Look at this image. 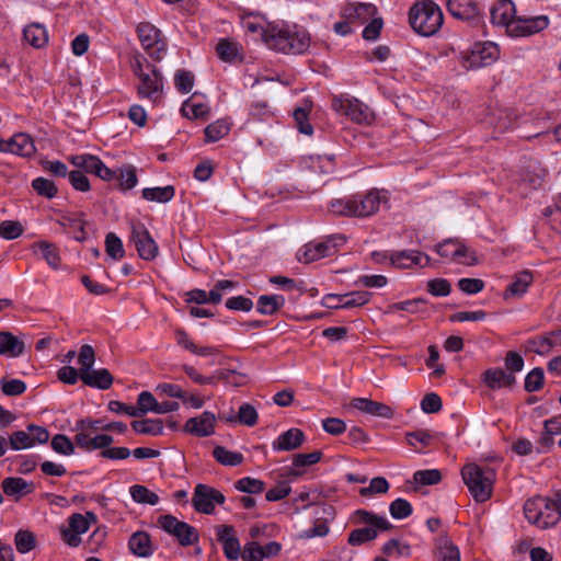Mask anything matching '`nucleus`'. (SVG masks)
Returning a JSON list of instances; mask_svg holds the SVG:
<instances>
[{"mask_svg":"<svg viewBox=\"0 0 561 561\" xmlns=\"http://www.w3.org/2000/svg\"><path fill=\"white\" fill-rule=\"evenodd\" d=\"M264 43L272 49L284 54H302L310 46V36L304 30H290L268 24L262 31Z\"/></svg>","mask_w":561,"mask_h":561,"instance_id":"obj_1","label":"nucleus"},{"mask_svg":"<svg viewBox=\"0 0 561 561\" xmlns=\"http://www.w3.org/2000/svg\"><path fill=\"white\" fill-rule=\"evenodd\" d=\"M380 203L379 192L370 191L365 195L356 194L347 198L333 199L329 204V210L339 216L367 217L379 209Z\"/></svg>","mask_w":561,"mask_h":561,"instance_id":"obj_2","label":"nucleus"},{"mask_svg":"<svg viewBox=\"0 0 561 561\" xmlns=\"http://www.w3.org/2000/svg\"><path fill=\"white\" fill-rule=\"evenodd\" d=\"M409 22L420 35L432 36L442 27L444 16L440 8L433 0H423L411 7Z\"/></svg>","mask_w":561,"mask_h":561,"instance_id":"obj_3","label":"nucleus"},{"mask_svg":"<svg viewBox=\"0 0 561 561\" xmlns=\"http://www.w3.org/2000/svg\"><path fill=\"white\" fill-rule=\"evenodd\" d=\"M354 519L357 524L366 525L350 533L347 542L354 547L373 541L377 538L379 531H390L394 527L386 517L366 510L355 511Z\"/></svg>","mask_w":561,"mask_h":561,"instance_id":"obj_4","label":"nucleus"},{"mask_svg":"<svg viewBox=\"0 0 561 561\" xmlns=\"http://www.w3.org/2000/svg\"><path fill=\"white\" fill-rule=\"evenodd\" d=\"M495 470L491 467H480L468 463L461 469V477L476 502L483 503L492 495L495 481Z\"/></svg>","mask_w":561,"mask_h":561,"instance_id":"obj_5","label":"nucleus"},{"mask_svg":"<svg viewBox=\"0 0 561 561\" xmlns=\"http://www.w3.org/2000/svg\"><path fill=\"white\" fill-rule=\"evenodd\" d=\"M134 75L139 79L138 94L156 100L163 89V78L156 66L141 54H135L130 62Z\"/></svg>","mask_w":561,"mask_h":561,"instance_id":"obj_6","label":"nucleus"},{"mask_svg":"<svg viewBox=\"0 0 561 561\" xmlns=\"http://www.w3.org/2000/svg\"><path fill=\"white\" fill-rule=\"evenodd\" d=\"M332 108L340 115L346 116L356 124L369 125L375 115L370 108L355 98L334 96L332 100Z\"/></svg>","mask_w":561,"mask_h":561,"instance_id":"obj_7","label":"nucleus"},{"mask_svg":"<svg viewBox=\"0 0 561 561\" xmlns=\"http://www.w3.org/2000/svg\"><path fill=\"white\" fill-rule=\"evenodd\" d=\"M158 523L164 531L174 536L183 547L192 546L198 541L197 529L172 515L160 516Z\"/></svg>","mask_w":561,"mask_h":561,"instance_id":"obj_8","label":"nucleus"},{"mask_svg":"<svg viewBox=\"0 0 561 561\" xmlns=\"http://www.w3.org/2000/svg\"><path fill=\"white\" fill-rule=\"evenodd\" d=\"M346 241L344 236H333L321 242H309L297 254L299 262L310 263L332 255Z\"/></svg>","mask_w":561,"mask_h":561,"instance_id":"obj_9","label":"nucleus"},{"mask_svg":"<svg viewBox=\"0 0 561 561\" xmlns=\"http://www.w3.org/2000/svg\"><path fill=\"white\" fill-rule=\"evenodd\" d=\"M225 501L226 496L219 490L203 483L195 485L192 504L196 512L210 515L216 504L222 505Z\"/></svg>","mask_w":561,"mask_h":561,"instance_id":"obj_10","label":"nucleus"},{"mask_svg":"<svg viewBox=\"0 0 561 561\" xmlns=\"http://www.w3.org/2000/svg\"><path fill=\"white\" fill-rule=\"evenodd\" d=\"M435 251L442 257H449L450 260L462 263L468 266L478 264L476 251L468 248L458 239H446L435 247Z\"/></svg>","mask_w":561,"mask_h":561,"instance_id":"obj_11","label":"nucleus"},{"mask_svg":"<svg viewBox=\"0 0 561 561\" xmlns=\"http://www.w3.org/2000/svg\"><path fill=\"white\" fill-rule=\"evenodd\" d=\"M130 241L142 260L151 261L158 255V245L144 224H131Z\"/></svg>","mask_w":561,"mask_h":561,"instance_id":"obj_12","label":"nucleus"},{"mask_svg":"<svg viewBox=\"0 0 561 561\" xmlns=\"http://www.w3.org/2000/svg\"><path fill=\"white\" fill-rule=\"evenodd\" d=\"M549 19L547 15L538 16H520L517 15L508 25V34L511 36H530L547 28Z\"/></svg>","mask_w":561,"mask_h":561,"instance_id":"obj_13","label":"nucleus"},{"mask_svg":"<svg viewBox=\"0 0 561 561\" xmlns=\"http://www.w3.org/2000/svg\"><path fill=\"white\" fill-rule=\"evenodd\" d=\"M371 295V293L365 290L351 291L344 295L329 294L323 297L322 306L329 309L360 307L370 300Z\"/></svg>","mask_w":561,"mask_h":561,"instance_id":"obj_14","label":"nucleus"},{"mask_svg":"<svg viewBox=\"0 0 561 561\" xmlns=\"http://www.w3.org/2000/svg\"><path fill=\"white\" fill-rule=\"evenodd\" d=\"M499 56L500 49L495 43H476L467 57V62L469 64V68L486 67L495 62Z\"/></svg>","mask_w":561,"mask_h":561,"instance_id":"obj_15","label":"nucleus"},{"mask_svg":"<svg viewBox=\"0 0 561 561\" xmlns=\"http://www.w3.org/2000/svg\"><path fill=\"white\" fill-rule=\"evenodd\" d=\"M36 151L33 139L28 134L18 133L10 139H0V152H9L21 157H32Z\"/></svg>","mask_w":561,"mask_h":561,"instance_id":"obj_16","label":"nucleus"},{"mask_svg":"<svg viewBox=\"0 0 561 561\" xmlns=\"http://www.w3.org/2000/svg\"><path fill=\"white\" fill-rule=\"evenodd\" d=\"M217 540L222 545L226 558L236 561L240 557V542L236 537V531L231 525H220L216 527Z\"/></svg>","mask_w":561,"mask_h":561,"instance_id":"obj_17","label":"nucleus"},{"mask_svg":"<svg viewBox=\"0 0 561 561\" xmlns=\"http://www.w3.org/2000/svg\"><path fill=\"white\" fill-rule=\"evenodd\" d=\"M215 414L204 411L199 416L188 419L184 425V431L197 437L210 436L215 432Z\"/></svg>","mask_w":561,"mask_h":561,"instance_id":"obj_18","label":"nucleus"},{"mask_svg":"<svg viewBox=\"0 0 561 561\" xmlns=\"http://www.w3.org/2000/svg\"><path fill=\"white\" fill-rule=\"evenodd\" d=\"M448 12L456 19L479 22L480 9L476 0H448Z\"/></svg>","mask_w":561,"mask_h":561,"instance_id":"obj_19","label":"nucleus"},{"mask_svg":"<svg viewBox=\"0 0 561 561\" xmlns=\"http://www.w3.org/2000/svg\"><path fill=\"white\" fill-rule=\"evenodd\" d=\"M491 22L495 25L505 26L516 19V8L512 0H497L490 9Z\"/></svg>","mask_w":561,"mask_h":561,"instance_id":"obj_20","label":"nucleus"},{"mask_svg":"<svg viewBox=\"0 0 561 561\" xmlns=\"http://www.w3.org/2000/svg\"><path fill=\"white\" fill-rule=\"evenodd\" d=\"M305 440V433L300 428L291 427L273 442L272 448L274 451H291L299 448Z\"/></svg>","mask_w":561,"mask_h":561,"instance_id":"obj_21","label":"nucleus"},{"mask_svg":"<svg viewBox=\"0 0 561 561\" xmlns=\"http://www.w3.org/2000/svg\"><path fill=\"white\" fill-rule=\"evenodd\" d=\"M391 264L400 268H411L415 265L427 266L431 257L420 251H399L390 257Z\"/></svg>","mask_w":561,"mask_h":561,"instance_id":"obj_22","label":"nucleus"},{"mask_svg":"<svg viewBox=\"0 0 561 561\" xmlns=\"http://www.w3.org/2000/svg\"><path fill=\"white\" fill-rule=\"evenodd\" d=\"M351 405L354 409H357L373 416H379L389 420L394 415V411L391 407L367 398H354L351 402Z\"/></svg>","mask_w":561,"mask_h":561,"instance_id":"obj_23","label":"nucleus"},{"mask_svg":"<svg viewBox=\"0 0 561 561\" xmlns=\"http://www.w3.org/2000/svg\"><path fill=\"white\" fill-rule=\"evenodd\" d=\"M482 381L488 388L497 390L502 387L512 388L516 383V378L502 368H489L482 374Z\"/></svg>","mask_w":561,"mask_h":561,"instance_id":"obj_24","label":"nucleus"},{"mask_svg":"<svg viewBox=\"0 0 561 561\" xmlns=\"http://www.w3.org/2000/svg\"><path fill=\"white\" fill-rule=\"evenodd\" d=\"M128 548L139 558H149L154 551L150 535L144 530H138L129 537Z\"/></svg>","mask_w":561,"mask_h":561,"instance_id":"obj_25","label":"nucleus"},{"mask_svg":"<svg viewBox=\"0 0 561 561\" xmlns=\"http://www.w3.org/2000/svg\"><path fill=\"white\" fill-rule=\"evenodd\" d=\"M436 561H460L459 548L447 534L438 536L435 542Z\"/></svg>","mask_w":561,"mask_h":561,"instance_id":"obj_26","label":"nucleus"},{"mask_svg":"<svg viewBox=\"0 0 561 561\" xmlns=\"http://www.w3.org/2000/svg\"><path fill=\"white\" fill-rule=\"evenodd\" d=\"M533 280V273L528 270L516 273L513 277V282L507 286L504 293V299H508L511 297H523L527 293Z\"/></svg>","mask_w":561,"mask_h":561,"instance_id":"obj_27","label":"nucleus"},{"mask_svg":"<svg viewBox=\"0 0 561 561\" xmlns=\"http://www.w3.org/2000/svg\"><path fill=\"white\" fill-rule=\"evenodd\" d=\"M80 379L84 385L100 390H107L112 387L114 378L106 368L90 370L87 374H80Z\"/></svg>","mask_w":561,"mask_h":561,"instance_id":"obj_28","label":"nucleus"},{"mask_svg":"<svg viewBox=\"0 0 561 561\" xmlns=\"http://www.w3.org/2000/svg\"><path fill=\"white\" fill-rule=\"evenodd\" d=\"M1 488L4 494L9 496H15L18 501L22 495H26L33 492V482H27L22 478L8 477L2 480Z\"/></svg>","mask_w":561,"mask_h":561,"instance_id":"obj_29","label":"nucleus"},{"mask_svg":"<svg viewBox=\"0 0 561 561\" xmlns=\"http://www.w3.org/2000/svg\"><path fill=\"white\" fill-rule=\"evenodd\" d=\"M84 214L80 213L76 217L70 216H64L60 220H58V224L64 228V230L72 234L73 239L82 242L87 238L85 232V220L83 219Z\"/></svg>","mask_w":561,"mask_h":561,"instance_id":"obj_30","label":"nucleus"},{"mask_svg":"<svg viewBox=\"0 0 561 561\" xmlns=\"http://www.w3.org/2000/svg\"><path fill=\"white\" fill-rule=\"evenodd\" d=\"M25 344L11 332H0V354L18 357L24 353Z\"/></svg>","mask_w":561,"mask_h":561,"instance_id":"obj_31","label":"nucleus"},{"mask_svg":"<svg viewBox=\"0 0 561 561\" xmlns=\"http://www.w3.org/2000/svg\"><path fill=\"white\" fill-rule=\"evenodd\" d=\"M139 41L146 51L152 49L154 45H159L160 30L149 22H141L137 26Z\"/></svg>","mask_w":561,"mask_h":561,"instance_id":"obj_32","label":"nucleus"},{"mask_svg":"<svg viewBox=\"0 0 561 561\" xmlns=\"http://www.w3.org/2000/svg\"><path fill=\"white\" fill-rule=\"evenodd\" d=\"M24 39L35 48L44 47L48 42L46 28L39 23H31L23 30Z\"/></svg>","mask_w":561,"mask_h":561,"instance_id":"obj_33","label":"nucleus"},{"mask_svg":"<svg viewBox=\"0 0 561 561\" xmlns=\"http://www.w3.org/2000/svg\"><path fill=\"white\" fill-rule=\"evenodd\" d=\"M285 305V297L282 295H262L256 301V310L264 316L275 314Z\"/></svg>","mask_w":561,"mask_h":561,"instance_id":"obj_34","label":"nucleus"},{"mask_svg":"<svg viewBox=\"0 0 561 561\" xmlns=\"http://www.w3.org/2000/svg\"><path fill=\"white\" fill-rule=\"evenodd\" d=\"M312 108V102L310 100H304L301 106L297 107L294 111V119L296 122L297 128L301 134L311 136L313 134V128L308 121L309 112Z\"/></svg>","mask_w":561,"mask_h":561,"instance_id":"obj_35","label":"nucleus"},{"mask_svg":"<svg viewBox=\"0 0 561 561\" xmlns=\"http://www.w3.org/2000/svg\"><path fill=\"white\" fill-rule=\"evenodd\" d=\"M312 108V102L310 100H304L301 106L297 107L294 111V119L296 122L297 128L301 134L311 136L313 134V128L308 121L309 112Z\"/></svg>","mask_w":561,"mask_h":561,"instance_id":"obj_36","label":"nucleus"},{"mask_svg":"<svg viewBox=\"0 0 561 561\" xmlns=\"http://www.w3.org/2000/svg\"><path fill=\"white\" fill-rule=\"evenodd\" d=\"M130 426L137 434L151 436H159L163 434V422L160 419L133 421Z\"/></svg>","mask_w":561,"mask_h":561,"instance_id":"obj_37","label":"nucleus"},{"mask_svg":"<svg viewBox=\"0 0 561 561\" xmlns=\"http://www.w3.org/2000/svg\"><path fill=\"white\" fill-rule=\"evenodd\" d=\"M560 517L561 513L554 502L546 497L545 506L541 508L538 527L541 529L552 527L559 522Z\"/></svg>","mask_w":561,"mask_h":561,"instance_id":"obj_38","label":"nucleus"},{"mask_svg":"<svg viewBox=\"0 0 561 561\" xmlns=\"http://www.w3.org/2000/svg\"><path fill=\"white\" fill-rule=\"evenodd\" d=\"M175 190L172 185L164 187H148L142 190V198L150 202L167 203L174 197Z\"/></svg>","mask_w":561,"mask_h":561,"instance_id":"obj_39","label":"nucleus"},{"mask_svg":"<svg viewBox=\"0 0 561 561\" xmlns=\"http://www.w3.org/2000/svg\"><path fill=\"white\" fill-rule=\"evenodd\" d=\"M213 457L224 466H239L243 461V455L238 451H230L222 446H216L213 450Z\"/></svg>","mask_w":561,"mask_h":561,"instance_id":"obj_40","label":"nucleus"},{"mask_svg":"<svg viewBox=\"0 0 561 561\" xmlns=\"http://www.w3.org/2000/svg\"><path fill=\"white\" fill-rule=\"evenodd\" d=\"M69 160L75 167L83 170L87 173L92 174H96L99 165L102 162V160L99 157L88 153L72 156Z\"/></svg>","mask_w":561,"mask_h":561,"instance_id":"obj_41","label":"nucleus"},{"mask_svg":"<svg viewBox=\"0 0 561 561\" xmlns=\"http://www.w3.org/2000/svg\"><path fill=\"white\" fill-rule=\"evenodd\" d=\"M230 125L225 119H218L205 128V141L215 142L228 135Z\"/></svg>","mask_w":561,"mask_h":561,"instance_id":"obj_42","label":"nucleus"},{"mask_svg":"<svg viewBox=\"0 0 561 561\" xmlns=\"http://www.w3.org/2000/svg\"><path fill=\"white\" fill-rule=\"evenodd\" d=\"M218 57L226 62L236 60L239 55V44L228 38L220 39L216 46Z\"/></svg>","mask_w":561,"mask_h":561,"instance_id":"obj_43","label":"nucleus"},{"mask_svg":"<svg viewBox=\"0 0 561 561\" xmlns=\"http://www.w3.org/2000/svg\"><path fill=\"white\" fill-rule=\"evenodd\" d=\"M131 499L140 504L156 505L159 496L144 485L135 484L129 489Z\"/></svg>","mask_w":561,"mask_h":561,"instance_id":"obj_44","label":"nucleus"},{"mask_svg":"<svg viewBox=\"0 0 561 561\" xmlns=\"http://www.w3.org/2000/svg\"><path fill=\"white\" fill-rule=\"evenodd\" d=\"M546 497H535L531 500H527L524 504V514L529 523L538 526L541 508L545 506Z\"/></svg>","mask_w":561,"mask_h":561,"instance_id":"obj_45","label":"nucleus"},{"mask_svg":"<svg viewBox=\"0 0 561 561\" xmlns=\"http://www.w3.org/2000/svg\"><path fill=\"white\" fill-rule=\"evenodd\" d=\"M32 187L39 196L48 199L54 198L58 193V188L54 181L42 176L32 181Z\"/></svg>","mask_w":561,"mask_h":561,"instance_id":"obj_46","label":"nucleus"},{"mask_svg":"<svg viewBox=\"0 0 561 561\" xmlns=\"http://www.w3.org/2000/svg\"><path fill=\"white\" fill-rule=\"evenodd\" d=\"M234 488L243 493L260 494L265 489V483L262 480L244 477L234 483Z\"/></svg>","mask_w":561,"mask_h":561,"instance_id":"obj_47","label":"nucleus"},{"mask_svg":"<svg viewBox=\"0 0 561 561\" xmlns=\"http://www.w3.org/2000/svg\"><path fill=\"white\" fill-rule=\"evenodd\" d=\"M105 251L113 260H121L125 255L122 240L114 232L105 237Z\"/></svg>","mask_w":561,"mask_h":561,"instance_id":"obj_48","label":"nucleus"},{"mask_svg":"<svg viewBox=\"0 0 561 561\" xmlns=\"http://www.w3.org/2000/svg\"><path fill=\"white\" fill-rule=\"evenodd\" d=\"M389 512L394 519H404L412 515L413 507L409 501L399 497L390 503Z\"/></svg>","mask_w":561,"mask_h":561,"instance_id":"obj_49","label":"nucleus"},{"mask_svg":"<svg viewBox=\"0 0 561 561\" xmlns=\"http://www.w3.org/2000/svg\"><path fill=\"white\" fill-rule=\"evenodd\" d=\"M16 550L20 553H27L35 548L36 540L32 531L19 530L14 537Z\"/></svg>","mask_w":561,"mask_h":561,"instance_id":"obj_50","label":"nucleus"},{"mask_svg":"<svg viewBox=\"0 0 561 561\" xmlns=\"http://www.w3.org/2000/svg\"><path fill=\"white\" fill-rule=\"evenodd\" d=\"M117 180L122 190L135 187L138 182L136 168L134 165H126L118 169Z\"/></svg>","mask_w":561,"mask_h":561,"instance_id":"obj_51","label":"nucleus"},{"mask_svg":"<svg viewBox=\"0 0 561 561\" xmlns=\"http://www.w3.org/2000/svg\"><path fill=\"white\" fill-rule=\"evenodd\" d=\"M95 362V352L89 344H83L80 348L78 363L80 364V374H87L91 370Z\"/></svg>","mask_w":561,"mask_h":561,"instance_id":"obj_52","label":"nucleus"},{"mask_svg":"<svg viewBox=\"0 0 561 561\" xmlns=\"http://www.w3.org/2000/svg\"><path fill=\"white\" fill-rule=\"evenodd\" d=\"M545 381L543 369L536 367L530 370L525 377V390L527 392H535L542 388Z\"/></svg>","mask_w":561,"mask_h":561,"instance_id":"obj_53","label":"nucleus"},{"mask_svg":"<svg viewBox=\"0 0 561 561\" xmlns=\"http://www.w3.org/2000/svg\"><path fill=\"white\" fill-rule=\"evenodd\" d=\"M181 113L184 117L190 119L202 118L208 114V108L203 103H192L186 100L181 107Z\"/></svg>","mask_w":561,"mask_h":561,"instance_id":"obj_54","label":"nucleus"},{"mask_svg":"<svg viewBox=\"0 0 561 561\" xmlns=\"http://www.w3.org/2000/svg\"><path fill=\"white\" fill-rule=\"evenodd\" d=\"M36 247L39 250L42 256L53 268H57L59 266L60 257L54 244L46 241H41L36 243Z\"/></svg>","mask_w":561,"mask_h":561,"instance_id":"obj_55","label":"nucleus"},{"mask_svg":"<svg viewBox=\"0 0 561 561\" xmlns=\"http://www.w3.org/2000/svg\"><path fill=\"white\" fill-rule=\"evenodd\" d=\"M413 480L421 485H434L440 482L442 473L438 469H426L414 472Z\"/></svg>","mask_w":561,"mask_h":561,"instance_id":"obj_56","label":"nucleus"},{"mask_svg":"<svg viewBox=\"0 0 561 561\" xmlns=\"http://www.w3.org/2000/svg\"><path fill=\"white\" fill-rule=\"evenodd\" d=\"M237 419L240 424L254 426L257 423L259 414L252 404L243 403L239 408Z\"/></svg>","mask_w":561,"mask_h":561,"instance_id":"obj_57","label":"nucleus"},{"mask_svg":"<svg viewBox=\"0 0 561 561\" xmlns=\"http://www.w3.org/2000/svg\"><path fill=\"white\" fill-rule=\"evenodd\" d=\"M174 83L181 93H188L194 85V75L185 69H180L175 72Z\"/></svg>","mask_w":561,"mask_h":561,"instance_id":"obj_58","label":"nucleus"},{"mask_svg":"<svg viewBox=\"0 0 561 561\" xmlns=\"http://www.w3.org/2000/svg\"><path fill=\"white\" fill-rule=\"evenodd\" d=\"M50 446L54 451L65 456H69L75 451V444L64 434L55 435Z\"/></svg>","mask_w":561,"mask_h":561,"instance_id":"obj_59","label":"nucleus"},{"mask_svg":"<svg viewBox=\"0 0 561 561\" xmlns=\"http://www.w3.org/2000/svg\"><path fill=\"white\" fill-rule=\"evenodd\" d=\"M138 411L142 413V415L148 412L157 413L158 401L154 396L149 391H142L138 394L137 398Z\"/></svg>","mask_w":561,"mask_h":561,"instance_id":"obj_60","label":"nucleus"},{"mask_svg":"<svg viewBox=\"0 0 561 561\" xmlns=\"http://www.w3.org/2000/svg\"><path fill=\"white\" fill-rule=\"evenodd\" d=\"M427 291L436 297H446L451 291V285L445 278H434L427 282Z\"/></svg>","mask_w":561,"mask_h":561,"instance_id":"obj_61","label":"nucleus"},{"mask_svg":"<svg viewBox=\"0 0 561 561\" xmlns=\"http://www.w3.org/2000/svg\"><path fill=\"white\" fill-rule=\"evenodd\" d=\"M1 390L5 396L16 397L21 396L26 390V383L20 379H1Z\"/></svg>","mask_w":561,"mask_h":561,"instance_id":"obj_62","label":"nucleus"},{"mask_svg":"<svg viewBox=\"0 0 561 561\" xmlns=\"http://www.w3.org/2000/svg\"><path fill=\"white\" fill-rule=\"evenodd\" d=\"M443 402L437 393H426L421 401V409L424 413L432 414L442 410Z\"/></svg>","mask_w":561,"mask_h":561,"instance_id":"obj_63","label":"nucleus"},{"mask_svg":"<svg viewBox=\"0 0 561 561\" xmlns=\"http://www.w3.org/2000/svg\"><path fill=\"white\" fill-rule=\"evenodd\" d=\"M23 232V227L19 221L5 220L0 224V237L7 240L19 238Z\"/></svg>","mask_w":561,"mask_h":561,"instance_id":"obj_64","label":"nucleus"}]
</instances>
